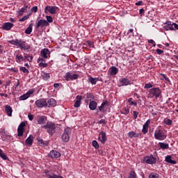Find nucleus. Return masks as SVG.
<instances>
[{
    "mask_svg": "<svg viewBox=\"0 0 178 178\" xmlns=\"http://www.w3.org/2000/svg\"><path fill=\"white\" fill-rule=\"evenodd\" d=\"M42 127L46 130L49 134L52 136L56 131V125L52 122H47V124L42 126Z\"/></svg>",
    "mask_w": 178,
    "mask_h": 178,
    "instance_id": "1",
    "label": "nucleus"
},
{
    "mask_svg": "<svg viewBox=\"0 0 178 178\" xmlns=\"http://www.w3.org/2000/svg\"><path fill=\"white\" fill-rule=\"evenodd\" d=\"M72 133V130L70 128H65L64 130V133L62 135V140L64 143H69V140H70V136L69 134Z\"/></svg>",
    "mask_w": 178,
    "mask_h": 178,
    "instance_id": "2",
    "label": "nucleus"
},
{
    "mask_svg": "<svg viewBox=\"0 0 178 178\" xmlns=\"http://www.w3.org/2000/svg\"><path fill=\"white\" fill-rule=\"evenodd\" d=\"M149 92L152 97H155V98H159V96L162 94V91L159 88H152L149 90Z\"/></svg>",
    "mask_w": 178,
    "mask_h": 178,
    "instance_id": "3",
    "label": "nucleus"
},
{
    "mask_svg": "<svg viewBox=\"0 0 178 178\" xmlns=\"http://www.w3.org/2000/svg\"><path fill=\"white\" fill-rule=\"evenodd\" d=\"M154 137L156 140H165L166 138V136L163 134L162 130L159 129L155 131L154 133Z\"/></svg>",
    "mask_w": 178,
    "mask_h": 178,
    "instance_id": "4",
    "label": "nucleus"
},
{
    "mask_svg": "<svg viewBox=\"0 0 178 178\" xmlns=\"http://www.w3.org/2000/svg\"><path fill=\"white\" fill-rule=\"evenodd\" d=\"M35 105L38 108H44L48 105L45 99H40L36 100Z\"/></svg>",
    "mask_w": 178,
    "mask_h": 178,
    "instance_id": "5",
    "label": "nucleus"
},
{
    "mask_svg": "<svg viewBox=\"0 0 178 178\" xmlns=\"http://www.w3.org/2000/svg\"><path fill=\"white\" fill-rule=\"evenodd\" d=\"M143 162H145V163H149V165H154V163H156V159L152 156H146L144 158Z\"/></svg>",
    "mask_w": 178,
    "mask_h": 178,
    "instance_id": "6",
    "label": "nucleus"
},
{
    "mask_svg": "<svg viewBox=\"0 0 178 178\" xmlns=\"http://www.w3.org/2000/svg\"><path fill=\"white\" fill-rule=\"evenodd\" d=\"M57 9H58V7H56V6H47L44 8V12H45V13L49 12L51 15H55L56 13Z\"/></svg>",
    "mask_w": 178,
    "mask_h": 178,
    "instance_id": "7",
    "label": "nucleus"
},
{
    "mask_svg": "<svg viewBox=\"0 0 178 178\" xmlns=\"http://www.w3.org/2000/svg\"><path fill=\"white\" fill-rule=\"evenodd\" d=\"M33 93H34V89L29 90L26 94H24L19 97V101H26V99L29 98L31 94H33Z\"/></svg>",
    "mask_w": 178,
    "mask_h": 178,
    "instance_id": "8",
    "label": "nucleus"
},
{
    "mask_svg": "<svg viewBox=\"0 0 178 178\" xmlns=\"http://www.w3.org/2000/svg\"><path fill=\"white\" fill-rule=\"evenodd\" d=\"M24 127H26V122H21L17 129L18 137H22V136H23V133L24 132Z\"/></svg>",
    "mask_w": 178,
    "mask_h": 178,
    "instance_id": "9",
    "label": "nucleus"
},
{
    "mask_svg": "<svg viewBox=\"0 0 178 178\" xmlns=\"http://www.w3.org/2000/svg\"><path fill=\"white\" fill-rule=\"evenodd\" d=\"M98 140L102 143V144H105V143H106V140H108L106 138V133L102 131L99 134Z\"/></svg>",
    "mask_w": 178,
    "mask_h": 178,
    "instance_id": "10",
    "label": "nucleus"
},
{
    "mask_svg": "<svg viewBox=\"0 0 178 178\" xmlns=\"http://www.w3.org/2000/svg\"><path fill=\"white\" fill-rule=\"evenodd\" d=\"M44 26H49V23L46 19H40L35 26V29H40V27H44Z\"/></svg>",
    "mask_w": 178,
    "mask_h": 178,
    "instance_id": "11",
    "label": "nucleus"
},
{
    "mask_svg": "<svg viewBox=\"0 0 178 178\" xmlns=\"http://www.w3.org/2000/svg\"><path fill=\"white\" fill-rule=\"evenodd\" d=\"M49 54H51V51H49V49H48L47 48L43 49L40 51L41 56H42V58H44V59L48 58V55H49Z\"/></svg>",
    "mask_w": 178,
    "mask_h": 178,
    "instance_id": "12",
    "label": "nucleus"
},
{
    "mask_svg": "<svg viewBox=\"0 0 178 178\" xmlns=\"http://www.w3.org/2000/svg\"><path fill=\"white\" fill-rule=\"evenodd\" d=\"M83 99V96L77 95L76 96V101L75 102L74 106V108H79L81 105V100Z\"/></svg>",
    "mask_w": 178,
    "mask_h": 178,
    "instance_id": "13",
    "label": "nucleus"
},
{
    "mask_svg": "<svg viewBox=\"0 0 178 178\" xmlns=\"http://www.w3.org/2000/svg\"><path fill=\"white\" fill-rule=\"evenodd\" d=\"M18 47L24 51H26V49H30V46H26V42L22 41V40H19V44Z\"/></svg>",
    "mask_w": 178,
    "mask_h": 178,
    "instance_id": "14",
    "label": "nucleus"
},
{
    "mask_svg": "<svg viewBox=\"0 0 178 178\" xmlns=\"http://www.w3.org/2000/svg\"><path fill=\"white\" fill-rule=\"evenodd\" d=\"M60 155L61 154L56 150H52L49 153V156H51V158H60Z\"/></svg>",
    "mask_w": 178,
    "mask_h": 178,
    "instance_id": "15",
    "label": "nucleus"
},
{
    "mask_svg": "<svg viewBox=\"0 0 178 178\" xmlns=\"http://www.w3.org/2000/svg\"><path fill=\"white\" fill-rule=\"evenodd\" d=\"M47 177L48 178H63V177L60 176V175H56L55 174H49V171L47 170L44 172Z\"/></svg>",
    "mask_w": 178,
    "mask_h": 178,
    "instance_id": "16",
    "label": "nucleus"
},
{
    "mask_svg": "<svg viewBox=\"0 0 178 178\" xmlns=\"http://www.w3.org/2000/svg\"><path fill=\"white\" fill-rule=\"evenodd\" d=\"M13 24L10 23V22H6L3 24V30H10V29H12V27H13Z\"/></svg>",
    "mask_w": 178,
    "mask_h": 178,
    "instance_id": "17",
    "label": "nucleus"
},
{
    "mask_svg": "<svg viewBox=\"0 0 178 178\" xmlns=\"http://www.w3.org/2000/svg\"><path fill=\"white\" fill-rule=\"evenodd\" d=\"M44 62L45 60L42 58L38 59V63H39V66H40V67H47V66H48V64L45 63Z\"/></svg>",
    "mask_w": 178,
    "mask_h": 178,
    "instance_id": "18",
    "label": "nucleus"
},
{
    "mask_svg": "<svg viewBox=\"0 0 178 178\" xmlns=\"http://www.w3.org/2000/svg\"><path fill=\"white\" fill-rule=\"evenodd\" d=\"M97 105H98V104L95 101H90L89 104L90 110L95 111V109H97Z\"/></svg>",
    "mask_w": 178,
    "mask_h": 178,
    "instance_id": "19",
    "label": "nucleus"
},
{
    "mask_svg": "<svg viewBox=\"0 0 178 178\" xmlns=\"http://www.w3.org/2000/svg\"><path fill=\"white\" fill-rule=\"evenodd\" d=\"M108 72L111 76H115V74H118V68L115 66H112L110 67Z\"/></svg>",
    "mask_w": 178,
    "mask_h": 178,
    "instance_id": "20",
    "label": "nucleus"
},
{
    "mask_svg": "<svg viewBox=\"0 0 178 178\" xmlns=\"http://www.w3.org/2000/svg\"><path fill=\"white\" fill-rule=\"evenodd\" d=\"M165 162L167 163H171L172 165H176L177 162L175 160H172V156L169 155L165 156Z\"/></svg>",
    "mask_w": 178,
    "mask_h": 178,
    "instance_id": "21",
    "label": "nucleus"
},
{
    "mask_svg": "<svg viewBox=\"0 0 178 178\" xmlns=\"http://www.w3.org/2000/svg\"><path fill=\"white\" fill-rule=\"evenodd\" d=\"M120 82L121 83L120 86H129L130 84V81L126 78L120 79Z\"/></svg>",
    "mask_w": 178,
    "mask_h": 178,
    "instance_id": "22",
    "label": "nucleus"
},
{
    "mask_svg": "<svg viewBox=\"0 0 178 178\" xmlns=\"http://www.w3.org/2000/svg\"><path fill=\"white\" fill-rule=\"evenodd\" d=\"M5 111L8 116H12V112H13V111L12 110V107L10 106H6Z\"/></svg>",
    "mask_w": 178,
    "mask_h": 178,
    "instance_id": "23",
    "label": "nucleus"
},
{
    "mask_svg": "<svg viewBox=\"0 0 178 178\" xmlns=\"http://www.w3.org/2000/svg\"><path fill=\"white\" fill-rule=\"evenodd\" d=\"M47 104L49 106H56V100H55L54 98L49 99Z\"/></svg>",
    "mask_w": 178,
    "mask_h": 178,
    "instance_id": "24",
    "label": "nucleus"
},
{
    "mask_svg": "<svg viewBox=\"0 0 178 178\" xmlns=\"http://www.w3.org/2000/svg\"><path fill=\"white\" fill-rule=\"evenodd\" d=\"M33 135H30L26 140V144H27V145H33Z\"/></svg>",
    "mask_w": 178,
    "mask_h": 178,
    "instance_id": "25",
    "label": "nucleus"
},
{
    "mask_svg": "<svg viewBox=\"0 0 178 178\" xmlns=\"http://www.w3.org/2000/svg\"><path fill=\"white\" fill-rule=\"evenodd\" d=\"M38 122L39 124H44V123H45V122H47V117H45V116L39 117Z\"/></svg>",
    "mask_w": 178,
    "mask_h": 178,
    "instance_id": "26",
    "label": "nucleus"
},
{
    "mask_svg": "<svg viewBox=\"0 0 178 178\" xmlns=\"http://www.w3.org/2000/svg\"><path fill=\"white\" fill-rule=\"evenodd\" d=\"M72 76H73V74H72V72H67L64 76V79L65 80H66V81H69V80L72 79Z\"/></svg>",
    "mask_w": 178,
    "mask_h": 178,
    "instance_id": "27",
    "label": "nucleus"
},
{
    "mask_svg": "<svg viewBox=\"0 0 178 178\" xmlns=\"http://www.w3.org/2000/svg\"><path fill=\"white\" fill-rule=\"evenodd\" d=\"M8 42L10 44H11L12 45H15L16 47H19V44L20 43V40H19V39H16V40H12L8 41Z\"/></svg>",
    "mask_w": 178,
    "mask_h": 178,
    "instance_id": "28",
    "label": "nucleus"
},
{
    "mask_svg": "<svg viewBox=\"0 0 178 178\" xmlns=\"http://www.w3.org/2000/svg\"><path fill=\"white\" fill-rule=\"evenodd\" d=\"M33 26H34L33 23L30 24L29 27L25 31L26 34H31V32L33 31Z\"/></svg>",
    "mask_w": 178,
    "mask_h": 178,
    "instance_id": "29",
    "label": "nucleus"
},
{
    "mask_svg": "<svg viewBox=\"0 0 178 178\" xmlns=\"http://www.w3.org/2000/svg\"><path fill=\"white\" fill-rule=\"evenodd\" d=\"M159 145L161 149H169V144L168 143H159Z\"/></svg>",
    "mask_w": 178,
    "mask_h": 178,
    "instance_id": "30",
    "label": "nucleus"
},
{
    "mask_svg": "<svg viewBox=\"0 0 178 178\" xmlns=\"http://www.w3.org/2000/svg\"><path fill=\"white\" fill-rule=\"evenodd\" d=\"M24 60H28V62H32L33 61V56H30L29 54H25L24 55Z\"/></svg>",
    "mask_w": 178,
    "mask_h": 178,
    "instance_id": "31",
    "label": "nucleus"
},
{
    "mask_svg": "<svg viewBox=\"0 0 178 178\" xmlns=\"http://www.w3.org/2000/svg\"><path fill=\"white\" fill-rule=\"evenodd\" d=\"M88 81L91 83V84H97V81H98V79L97 78L90 77L88 79Z\"/></svg>",
    "mask_w": 178,
    "mask_h": 178,
    "instance_id": "32",
    "label": "nucleus"
},
{
    "mask_svg": "<svg viewBox=\"0 0 178 178\" xmlns=\"http://www.w3.org/2000/svg\"><path fill=\"white\" fill-rule=\"evenodd\" d=\"M0 158H2V159H4V161H6L8 159V156H6V154L3 153V151L0 149Z\"/></svg>",
    "mask_w": 178,
    "mask_h": 178,
    "instance_id": "33",
    "label": "nucleus"
},
{
    "mask_svg": "<svg viewBox=\"0 0 178 178\" xmlns=\"http://www.w3.org/2000/svg\"><path fill=\"white\" fill-rule=\"evenodd\" d=\"M26 9L24 8H22L19 11H18V13H19V16H23L24 13H26Z\"/></svg>",
    "mask_w": 178,
    "mask_h": 178,
    "instance_id": "34",
    "label": "nucleus"
},
{
    "mask_svg": "<svg viewBox=\"0 0 178 178\" xmlns=\"http://www.w3.org/2000/svg\"><path fill=\"white\" fill-rule=\"evenodd\" d=\"M86 98L88 99V101H92V99H94V95L91 94V93H88L86 95Z\"/></svg>",
    "mask_w": 178,
    "mask_h": 178,
    "instance_id": "35",
    "label": "nucleus"
},
{
    "mask_svg": "<svg viewBox=\"0 0 178 178\" xmlns=\"http://www.w3.org/2000/svg\"><path fill=\"white\" fill-rule=\"evenodd\" d=\"M92 144L96 149H98V148H99V145L98 144V142H97V140H93Z\"/></svg>",
    "mask_w": 178,
    "mask_h": 178,
    "instance_id": "36",
    "label": "nucleus"
},
{
    "mask_svg": "<svg viewBox=\"0 0 178 178\" xmlns=\"http://www.w3.org/2000/svg\"><path fill=\"white\" fill-rule=\"evenodd\" d=\"M46 19H47V22L48 23H52V22H54V19L49 15H47Z\"/></svg>",
    "mask_w": 178,
    "mask_h": 178,
    "instance_id": "37",
    "label": "nucleus"
},
{
    "mask_svg": "<svg viewBox=\"0 0 178 178\" xmlns=\"http://www.w3.org/2000/svg\"><path fill=\"white\" fill-rule=\"evenodd\" d=\"M149 178H159V176L158 175V174L151 173L149 175Z\"/></svg>",
    "mask_w": 178,
    "mask_h": 178,
    "instance_id": "38",
    "label": "nucleus"
},
{
    "mask_svg": "<svg viewBox=\"0 0 178 178\" xmlns=\"http://www.w3.org/2000/svg\"><path fill=\"white\" fill-rule=\"evenodd\" d=\"M19 70H20L21 72H23V73H29V70H27V69L26 68V67H21L19 68Z\"/></svg>",
    "mask_w": 178,
    "mask_h": 178,
    "instance_id": "39",
    "label": "nucleus"
},
{
    "mask_svg": "<svg viewBox=\"0 0 178 178\" xmlns=\"http://www.w3.org/2000/svg\"><path fill=\"white\" fill-rule=\"evenodd\" d=\"M164 123H165V124H168V126H170V124H172V120L165 119L164 120Z\"/></svg>",
    "mask_w": 178,
    "mask_h": 178,
    "instance_id": "40",
    "label": "nucleus"
},
{
    "mask_svg": "<svg viewBox=\"0 0 178 178\" xmlns=\"http://www.w3.org/2000/svg\"><path fill=\"white\" fill-rule=\"evenodd\" d=\"M128 136H129V138H133V137H135V136H136V132L130 131V132H129Z\"/></svg>",
    "mask_w": 178,
    "mask_h": 178,
    "instance_id": "41",
    "label": "nucleus"
},
{
    "mask_svg": "<svg viewBox=\"0 0 178 178\" xmlns=\"http://www.w3.org/2000/svg\"><path fill=\"white\" fill-rule=\"evenodd\" d=\"M38 141L39 143V145L41 146V147H43V145H45V143H44V140H42V139L38 138Z\"/></svg>",
    "mask_w": 178,
    "mask_h": 178,
    "instance_id": "42",
    "label": "nucleus"
},
{
    "mask_svg": "<svg viewBox=\"0 0 178 178\" xmlns=\"http://www.w3.org/2000/svg\"><path fill=\"white\" fill-rule=\"evenodd\" d=\"M142 133H143V134H147V133H148V127L143 126Z\"/></svg>",
    "mask_w": 178,
    "mask_h": 178,
    "instance_id": "43",
    "label": "nucleus"
},
{
    "mask_svg": "<svg viewBox=\"0 0 178 178\" xmlns=\"http://www.w3.org/2000/svg\"><path fill=\"white\" fill-rule=\"evenodd\" d=\"M168 28L169 30H171V31H176V29L173 27V24H168Z\"/></svg>",
    "mask_w": 178,
    "mask_h": 178,
    "instance_id": "44",
    "label": "nucleus"
},
{
    "mask_svg": "<svg viewBox=\"0 0 178 178\" xmlns=\"http://www.w3.org/2000/svg\"><path fill=\"white\" fill-rule=\"evenodd\" d=\"M38 10V7H37V6H33L31 9V12H34V13H37V11Z\"/></svg>",
    "mask_w": 178,
    "mask_h": 178,
    "instance_id": "45",
    "label": "nucleus"
},
{
    "mask_svg": "<svg viewBox=\"0 0 178 178\" xmlns=\"http://www.w3.org/2000/svg\"><path fill=\"white\" fill-rule=\"evenodd\" d=\"M137 176H136V172H131L129 178H136Z\"/></svg>",
    "mask_w": 178,
    "mask_h": 178,
    "instance_id": "46",
    "label": "nucleus"
},
{
    "mask_svg": "<svg viewBox=\"0 0 178 178\" xmlns=\"http://www.w3.org/2000/svg\"><path fill=\"white\" fill-rule=\"evenodd\" d=\"M79 79V74H72V80H77Z\"/></svg>",
    "mask_w": 178,
    "mask_h": 178,
    "instance_id": "47",
    "label": "nucleus"
},
{
    "mask_svg": "<svg viewBox=\"0 0 178 178\" xmlns=\"http://www.w3.org/2000/svg\"><path fill=\"white\" fill-rule=\"evenodd\" d=\"M98 124H106V121L105 120H100L98 122Z\"/></svg>",
    "mask_w": 178,
    "mask_h": 178,
    "instance_id": "48",
    "label": "nucleus"
},
{
    "mask_svg": "<svg viewBox=\"0 0 178 178\" xmlns=\"http://www.w3.org/2000/svg\"><path fill=\"white\" fill-rule=\"evenodd\" d=\"M29 18L28 17H26V15L24 16L22 18L19 19V22H24L26 20H27Z\"/></svg>",
    "mask_w": 178,
    "mask_h": 178,
    "instance_id": "49",
    "label": "nucleus"
},
{
    "mask_svg": "<svg viewBox=\"0 0 178 178\" xmlns=\"http://www.w3.org/2000/svg\"><path fill=\"white\" fill-rule=\"evenodd\" d=\"M16 58L18 59V60H24V58L22 56H16Z\"/></svg>",
    "mask_w": 178,
    "mask_h": 178,
    "instance_id": "50",
    "label": "nucleus"
},
{
    "mask_svg": "<svg viewBox=\"0 0 178 178\" xmlns=\"http://www.w3.org/2000/svg\"><path fill=\"white\" fill-rule=\"evenodd\" d=\"M156 52L158 54V55H162V54H163V50L157 49L156 50Z\"/></svg>",
    "mask_w": 178,
    "mask_h": 178,
    "instance_id": "51",
    "label": "nucleus"
},
{
    "mask_svg": "<svg viewBox=\"0 0 178 178\" xmlns=\"http://www.w3.org/2000/svg\"><path fill=\"white\" fill-rule=\"evenodd\" d=\"M145 88H152V84H151V83H146L145 85Z\"/></svg>",
    "mask_w": 178,
    "mask_h": 178,
    "instance_id": "52",
    "label": "nucleus"
},
{
    "mask_svg": "<svg viewBox=\"0 0 178 178\" xmlns=\"http://www.w3.org/2000/svg\"><path fill=\"white\" fill-rule=\"evenodd\" d=\"M149 44H152L153 47H155L156 44H155V41L154 40H148Z\"/></svg>",
    "mask_w": 178,
    "mask_h": 178,
    "instance_id": "53",
    "label": "nucleus"
},
{
    "mask_svg": "<svg viewBox=\"0 0 178 178\" xmlns=\"http://www.w3.org/2000/svg\"><path fill=\"white\" fill-rule=\"evenodd\" d=\"M11 72H14L15 73H17L19 72V69L16 67H12L11 68Z\"/></svg>",
    "mask_w": 178,
    "mask_h": 178,
    "instance_id": "54",
    "label": "nucleus"
},
{
    "mask_svg": "<svg viewBox=\"0 0 178 178\" xmlns=\"http://www.w3.org/2000/svg\"><path fill=\"white\" fill-rule=\"evenodd\" d=\"M138 117V112L134 111V119H137Z\"/></svg>",
    "mask_w": 178,
    "mask_h": 178,
    "instance_id": "55",
    "label": "nucleus"
},
{
    "mask_svg": "<svg viewBox=\"0 0 178 178\" xmlns=\"http://www.w3.org/2000/svg\"><path fill=\"white\" fill-rule=\"evenodd\" d=\"M28 118H29V120H33V119H34V115H31V113H29L28 115Z\"/></svg>",
    "mask_w": 178,
    "mask_h": 178,
    "instance_id": "56",
    "label": "nucleus"
},
{
    "mask_svg": "<svg viewBox=\"0 0 178 178\" xmlns=\"http://www.w3.org/2000/svg\"><path fill=\"white\" fill-rule=\"evenodd\" d=\"M161 76H163V79L166 80V81H169V78H168L165 74H161Z\"/></svg>",
    "mask_w": 178,
    "mask_h": 178,
    "instance_id": "57",
    "label": "nucleus"
},
{
    "mask_svg": "<svg viewBox=\"0 0 178 178\" xmlns=\"http://www.w3.org/2000/svg\"><path fill=\"white\" fill-rule=\"evenodd\" d=\"M172 25L174 26V29H175V30H178V24H177L173 22V23H172Z\"/></svg>",
    "mask_w": 178,
    "mask_h": 178,
    "instance_id": "58",
    "label": "nucleus"
},
{
    "mask_svg": "<svg viewBox=\"0 0 178 178\" xmlns=\"http://www.w3.org/2000/svg\"><path fill=\"white\" fill-rule=\"evenodd\" d=\"M102 106H108V101H104L102 102Z\"/></svg>",
    "mask_w": 178,
    "mask_h": 178,
    "instance_id": "59",
    "label": "nucleus"
},
{
    "mask_svg": "<svg viewBox=\"0 0 178 178\" xmlns=\"http://www.w3.org/2000/svg\"><path fill=\"white\" fill-rule=\"evenodd\" d=\"M137 6H141L143 5V1H139L138 2L136 3Z\"/></svg>",
    "mask_w": 178,
    "mask_h": 178,
    "instance_id": "60",
    "label": "nucleus"
},
{
    "mask_svg": "<svg viewBox=\"0 0 178 178\" xmlns=\"http://www.w3.org/2000/svg\"><path fill=\"white\" fill-rule=\"evenodd\" d=\"M1 97H5L6 98H8V94L5 93H0Z\"/></svg>",
    "mask_w": 178,
    "mask_h": 178,
    "instance_id": "61",
    "label": "nucleus"
},
{
    "mask_svg": "<svg viewBox=\"0 0 178 178\" xmlns=\"http://www.w3.org/2000/svg\"><path fill=\"white\" fill-rule=\"evenodd\" d=\"M129 112H130V110H129V108H125L124 113L125 115H127V113H129Z\"/></svg>",
    "mask_w": 178,
    "mask_h": 178,
    "instance_id": "62",
    "label": "nucleus"
},
{
    "mask_svg": "<svg viewBox=\"0 0 178 178\" xmlns=\"http://www.w3.org/2000/svg\"><path fill=\"white\" fill-rule=\"evenodd\" d=\"M99 111H104V106L102 105H101L99 107Z\"/></svg>",
    "mask_w": 178,
    "mask_h": 178,
    "instance_id": "63",
    "label": "nucleus"
},
{
    "mask_svg": "<svg viewBox=\"0 0 178 178\" xmlns=\"http://www.w3.org/2000/svg\"><path fill=\"white\" fill-rule=\"evenodd\" d=\"M130 105H134V106H137V103L134 102H131Z\"/></svg>",
    "mask_w": 178,
    "mask_h": 178,
    "instance_id": "64",
    "label": "nucleus"
}]
</instances>
